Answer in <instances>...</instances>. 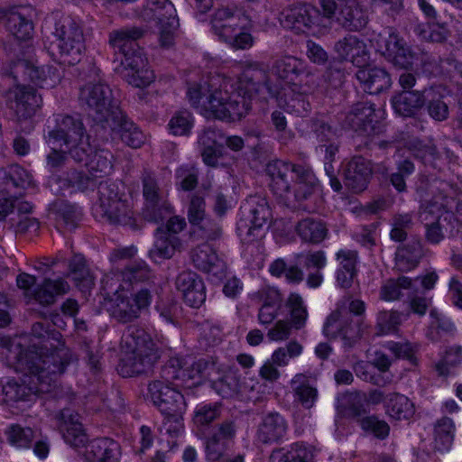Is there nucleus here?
I'll use <instances>...</instances> for the list:
<instances>
[{
	"label": "nucleus",
	"mask_w": 462,
	"mask_h": 462,
	"mask_svg": "<svg viewBox=\"0 0 462 462\" xmlns=\"http://www.w3.org/2000/svg\"><path fill=\"white\" fill-rule=\"evenodd\" d=\"M319 10L309 4H298L284 9L280 17L281 24L295 33H323L335 20L349 31H359L367 23L366 12L356 0H319Z\"/></svg>",
	"instance_id": "nucleus-1"
},
{
	"label": "nucleus",
	"mask_w": 462,
	"mask_h": 462,
	"mask_svg": "<svg viewBox=\"0 0 462 462\" xmlns=\"http://www.w3.org/2000/svg\"><path fill=\"white\" fill-rule=\"evenodd\" d=\"M239 81L240 77L235 80L220 74L208 75L188 83L187 98L207 118L240 120L250 109V103Z\"/></svg>",
	"instance_id": "nucleus-2"
},
{
	"label": "nucleus",
	"mask_w": 462,
	"mask_h": 462,
	"mask_svg": "<svg viewBox=\"0 0 462 462\" xmlns=\"http://www.w3.org/2000/svg\"><path fill=\"white\" fill-rule=\"evenodd\" d=\"M239 83L240 89L247 96L246 100L275 98L280 107L299 116H305L310 111L309 98L314 90L313 80L278 86L272 83L263 63L248 61L243 65Z\"/></svg>",
	"instance_id": "nucleus-3"
},
{
	"label": "nucleus",
	"mask_w": 462,
	"mask_h": 462,
	"mask_svg": "<svg viewBox=\"0 0 462 462\" xmlns=\"http://www.w3.org/2000/svg\"><path fill=\"white\" fill-rule=\"evenodd\" d=\"M14 368L23 374L20 382L11 380L3 386L5 402H32L42 393H51L58 383V378L64 372L62 362H66V352L61 353L60 364L44 365L36 363L37 356L23 353L19 347L14 351Z\"/></svg>",
	"instance_id": "nucleus-4"
},
{
	"label": "nucleus",
	"mask_w": 462,
	"mask_h": 462,
	"mask_svg": "<svg viewBox=\"0 0 462 462\" xmlns=\"http://www.w3.org/2000/svg\"><path fill=\"white\" fill-rule=\"evenodd\" d=\"M45 140L52 146L46 157V165L51 173L62 168L68 157L80 164L92 152L89 135L82 120L78 116L57 115L55 125L48 131Z\"/></svg>",
	"instance_id": "nucleus-5"
},
{
	"label": "nucleus",
	"mask_w": 462,
	"mask_h": 462,
	"mask_svg": "<svg viewBox=\"0 0 462 462\" xmlns=\"http://www.w3.org/2000/svg\"><path fill=\"white\" fill-rule=\"evenodd\" d=\"M143 35V31L135 26L116 29L108 34L110 47L116 54L122 55L116 70L130 85L140 88L149 86L154 79L153 72L146 68L147 59L137 44Z\"/></svg>",
	"instance_id": "nucleus-6"
},
{
	"label": "nucleus",
	"mask_w": 462,
	"mask_h": 462,
	"mask_svg": "<svg viewBox=\"0 0 462 462\" xmlns=\"http://www.w3.org/2000/svg\"><path fill=\"white\" fill-rule=\"evenodd\" d=\"M266 174L272 191L281 199H286L291 192L292 174L295 175L294 194L299 200L307 199L318 184L310 169L281 160L270 162L266 165Z\"/></svg>",
	"instance_id": "nucleus-7"
},
{
	"label": "nucleus",
	"mask_w": 462,
	"mask_h": 462,
	"mask_svg": "<svg viewBox=\"0 0 462 462\" xmlns=\"http://www.w3.org/2000/svg\"><path fill=\"white\" fill-rule=\"evenodd\" d=\"M125 337V355L118 371L124 377H131L148 371L160 358L159 350L151 336L143 328L129 327Z\"/></svg>",
	"instance_id": "nucleus-8"
},
{
	"label": "nucleus",
	"mask_w": 462,
	"mask_h": 462,
	"mask_svg": "<svg viewBox=\"0 0 462 462\" xmlns=\"http://www.w3.org/2000/svg\"><path fill=\"white\" fill-rule=\"evenodd\" d=\"M252 19L236 7H221L211 18V28L218 39L235 50H249L254 38L249 32L253 28Z\"/></svg>",
	"instance_id": "nucleus-9"
},
{
	"label": "nucleus",
	"mask_w": 462,
	"mask_h": 462,
	"mask_svg": "<svg viewBox=\"0 0 462 462\" xmlns=\"http://www.w3.org/2000/svg\"><path fill=\"white\" fill-rule=\"evenodd\" d=\"M54 40L47 47L52 58L60 64L75 65L85 51V39L81 25L70 16H62L55 22Z\"/></svg>",
	"instance_id": "nucleus-10"
},
{
	"label": "nucleus",
	"mask_w": 462,
	"mask_h": 462,
	"mask_svg": "<svg viewBox=\"0 0 462 462\" xmlns=\"http://www.w3.org/2000/svg\"><path fill=\"white\" fill-rule=\"evenodd\" d=\"M171 382L154 380L148 384L147 398L165 415L167 431L178 434L183 429V414L187 409L186 399L180 391L171 385Z\"/></svg>",
	"instance_id": "nucleus-11"
},
{
	"label": "nucleus",
	"mask_w": 462,
	"mask_h": 462,
	"mask_svg": "<svg viewBox=\"0 0 462 462\" xmlns=\"http://www.w3.org/2000/svg\"><path fill=\"white\" fill-rule=\"evenodd\" d=\"M32 335L41 339L39 345L33 343L31 346H25V351L32 350L34 356H37L36 363L41 365H49L53 367V365L60 364L61 359V353L66 352L67 360L62 362V371L64 372L66 367L69 365L72 360V355L70 350L66 347L62 336L59 331L50 329L49 326H46L43 322H35L32 327Z\"/></svg>",
	"instance_id": "nucleus-12"
},
{
	"label": "nucleus",
	"mask_w": 462,
	"mask_h": 462,
	"mask_svg": "<svg viewBox=\"0 0 462 462\" xmlns=\"http://www.w3.org/2000/svg\"><path fill=\"white\" fill-rule=\"evenodd\" d=\"M104 289H106L104 283ZM107 294L115 291L113 297L108 300L106 310L109 314L121 323L132 322L140 317L143 310H146L152 300L150 291L146 288L141 289L131 297L118 292V289L128 290L124 284H119L117 288L113 287V283L107 285Z\"/></svg>",
	"instance_id": "nucleus-13"
},
{
	"label": "nucleus",
	"mask_w": 462,
	"mask_h": 462,
	"mask_svg": "<svg viewBox=\"0 0 462 462\" xmlns=\"http://www.w3.org/2000/svg\"><path fill=\"white\" fill-rule=\"evenodd\" d=\"M79 100L97 123H109L114 116V112L121 110L112 97L109 86L100 80L96 83H87L80 89Z\"/></svg>",
	"instance_id": "nucleus-14"
},
{
	"label": "nucleus",
	"mask_w": 462,
	"mask_h": 462,
	"mask_svg": "<svg viewBox=\"0 0 462 462\" xmlns=\"http://www.w3.org/2000/svg\"><path fill=\"white\" fill-rule=\"evenodd\" d=\"M371 42L377 51L382 53L394 65L408 68L412 64L413 54L402 39H400L393 27H384L381 32L373 33Z\"/></svg>",
	"instance_id": "nucleus-15"
},
{
	"label": "nucleus",
	"mask_w": 462,
	"mask_h": 462,
	"mask_svg": "<svg viewBox=\"0 0 462 462\" xmlns=\"http://www.w3.org/2000/svg\"><path fill=\"white\" fill-rule=\"evenodd\" d=\"M0 88L5 92L6 89L25 82H32L42 87L46 74L42 68L36 65L33 58L29 56L12 60L6 72L0 74Z\"/></svg>",
	"instance_id": "nucleus-16"
},
{
	"label": "nucleus",
	"mask_w": 462,
	"mask_h": 462,
	"mask_svg": "<svg viewBox=\"0 0 462 462\" xmlns=\"http://www.w3.org/2000/svg\"><path fill=\"white\" fill-rule=\"evenodd\" d=\"M143 194L144 198L143 215L146 220L158 223L171 216L172 208L164 198L152 173L143 174Z\"/></svg>",
	"instance_id": "nucleus-17"
},
{
	"label": "nucleus",
	"mask_w": 462,
	"mask_h": 462,
	"mask_svg": "<svg viewBox=\"0 0 462 462\" xmlns=\"http://www.w3.org/2000/svg\"><path fill=\"white\" fill-rule=\"evenodd\" d=\"M383 111L370 102L355 104L345 118L346 125L356 133L372 135L382 132Z\"/></svg>",
	"instance_id": "nucleus-18"
},
{
	"label": "nucleus",
	"mask_w": 462,
	"mask_h": 462,
	"mask_svg": "<svg viewBox=\"0 0 462 462\" xmlns=\"http://www.w3.org/2000/svg\"><path fill=\"white\" fill-rule=\"evenodd\" d=\"M5 92L10 107L14 111L18 121L31 119L42 106L41 95L32 87L17 85Z\"/></svg>",
	"instance_id": "nucleus-19"
},
{
	"label": "nucleus",
	"mask_w": 462,
	"mask_h": 462,
	"mask_svg": "<svg viewBox=\"0 0 462 462\" xmlns=\"http://www.w3.org/2000/svg\"><path fill=\"white\" fill-rule=\"evenodd\" d=\"M289 430L287 420L277 411L264 414L256 430V439L263 444L278 443L283 439Z\"/></svg>",
	"instance_id": "nucleus-20"
},
{
	"label": "nucleus",
	"mask_w": 462,
	"mask_h": 462,
	"mask_svg": "<svg viewBox=\"0 0 462 462\" xmlns=\"http://www.w3.org/2000/svg\"><path fill=\"white\" fill-rule=\"evenodd\" d=\"M272 72L279 79L287 80V84L313 80L305 61L291 55L275 60L272 66Z\"/></svg>",
	"instance_id": "nucleus-21"
},
{
	"label": "nucleus",
	"mask_w": 462,
	"mask_h": 462,
	"mask_svg": "<svg viewBox=\"0 0 462 462\" xmlns=\"http://www.w3.org/2000/svg\"><path fill=\"white\" fill-rule=\"evenodd\" d=\"M0 180V193L6 196H22L24 189L32 186L31 173L16 164L2 169Z\"/></svg>",
	"instance_id": "nucleus-22"
},
{
	"label": "nucleus",
	"mask_w": 462,
	"mask_h": 462,
	"mask_svg": "<svg viewBox=\"0 0 462 462\" xmlns=\"http://www.w3.org/2000/svg\"><path fill=\"white\" fill-rule=\"evenodd\" d=\"M236 428L233 421L219 424L208 437L205 443L208 460L217 461L225 454L228 444L236 436Z\"/></svg>",
	"instance_id": "nucleus-23"
},
{
	"label": "nucleus",
	"mask_w": 462,
	"mask_h": 462,
	"mask_svg": "<svg viewBox=\"0 0 462 462\" xmlns=\"http://www.w3.org/2000/svg\"><path fill=\"white\" fill-rule=\"evenodd\" d=\"M114 116L106 125L112 133L118 134L121 140L132 148H140L145 141V136L138 126L123 113L116 110Z\"/></svg>",
	"instance_id": "nucleus-24"
},
{
	"label": "nucleus",
	"mask_w": 462,
	"mask_h": 462,
	"mask_svg": "<svg viewBox=\"0 0 462 462\" xmlns=\"http://www.w3.org/2000/svg\"><path fill=\"white\" fill-rule=\"evenodd\" d=\"M250 214V219L241 220L238 228L247 227L249 236H256L255 231L259 230L272 219V210L267 199L261 196H251L245 204Z\"/></svg>",
	"instance_id": "nucleus-25"
},
{
	"label": "nucleus",
	"mask_w": 462,
	"mask_h": 462,
	"mask_svg": "<svg viewBox=\"0 0 462 462\" xmlns=\"http://www.w3.org/2000/svg\"><path fill=\"white\" fill-rule=\"evenodd\" d=\"M176 287L182 293L184 301L192 308L200 307L206 300L204 282L196 273H180L176 279Z\"/></svg>",
	"instance_id": "nucleus-26"
},
{
	"label": "nucleus",
	"mask_w": 462,
	"mask_h": 462,
	"mask_svg": "<svg viewBox=\"0 0 462 462\" xmlns=\"http://www.w3.org/2000/svg\"><path fill=\"white\" fill-rule=\"evenodd\" d=\"M323 333L329 338L342 337L344 339H350L357 335L358 329L353 325L352 317L347 310L338 306L327 318L323 327Z\"/></svg>",
	"instance_id": "nucleus-27"
},
{
	"label": "nucleus",
	"mask_w": 462,
	"mask_h": 462,
	"mask_svg": "<svg viewBox=\"0 0 462 462\" xmlns=\"http://www.w3.org/2000/svg\"><path fill=\"white\" fill-rule=\"evenodd\" d=\"M372 173L371 162L361 156H356L346 165L345 183L353 192H362L367 188Z\"/></svg>",
	"instance_id": "nucleus-28"
},
{
	"label": "nucleus",
	"mask_w": 462,
	"mask_h": 462,
	"mask_svg": "<svg viewBox=\"0 0 462 462\" xmlns=\"http://www.w3.org/2000/svg\"><path fill=\"white\" fill-rule=\"evenodd\" d=\"M58 420L60 430L66 443L76 448L85 445L88 439L77 412L70 409H63Z\"/></svg>",
	"instance_id": "nucleus-29"
},
{
	"label": "nucleus",
	"mask_w": 462,
	"mask_h": 462,
	"mask_svg": "<svg viewBox=\"0 0 462 462\" xmlns=\"http://www.w3.org/2000/svg\"><path fill=\"white\" fill-rule=\"evenodd\" d=\"M335 51L344 60L361 67L368 60V50L365 42L356 35L348 34L335 43Z\"/></svg>",
	"instance_id": "nucleus-30"
},
{
	"label": "nucleus",
	"mask_w": 462,
	"mask_h": 462,
	"mask_svg": "<svg viewBox=\"0 0 462 462\" xmlns=\"http://www.w3.org/2000/svg\"><path fill=\"white\" fill-rule=\"evenodd\" d=\"M356 77L364 91L370 95L379 94L388 89L392 84L388 72L378 67L359 69Z\"/></svg>",
	"instance_id": "nucleus-31"
},
{
	"label": "nucleus",
	"mask_w": 462,
	"mask_h": 462,
	"mask_svg": "<svg viewBox=\"0 0 462 462\" xmlns=\"http://www.w3.org/2000/svg\"><path fill=\"white\" fill-rule=\"evenodd\" d=\"M191 259L195 267L202 272L219 275L225 271L224 262L208 243L195 247L191 252Z\"/></svg>",
	"instance_id": "nucleus-32"
},
{
	"label": "nucleus",
	"mask_w": 462,
	"mask_h": 462,
	"mask_svg": "<svg viewBox=\"0 0 462 462\" xmlns=\"http://www.w3.org/2000/svg\"><path fill=\"white\" fill-rule=\"evenodd\" d=\"M119 444L109 438L90 441L86 450L88 462H119Z\"/></svg>",
	"instance_id": "nucleus-33"
},
{
	"label": "nucleus",
	"mask_w": 462,
	"mask_h": 462,
	"mask_svg": "<svg viewBox=\"0 0 462 462\" xmlns=\"http://www.w3.org/2000/svg\"><path fill=\"white\" fill-rule=\"evenodd\" d=\"M152 278V271L143 261H135L128 264L123 271L112 275H106L102 282L108 285L114 280L117 282L121 279V284L128 283L129 286L134 287L139 282H147Z\"/></svg>",
	"instance_id": "nucleus-34"
},
{
	"label": "nucleus",
	"mask_w": 462,
	"mask_h": 462,
	"mask_svg": "<svg viewBox=\"0 0 462 462\" xmlns=\"http://www.w3.org/2000/svg\"><path fill=\"white\" fill-rule=\"evenodd\" d=\"M180 246L181 242L178 236L163 231L162 227H158L155 232V241L149 251V255L155 262L170 259L177 250H180Z\"/></svg>",
	"instance_id": "nucleus-35"
},
{
	"label": "nucleus",
	"mask_w": 462,
	"mask_h": 462,
	"mask_svg": "<svg viewBox=\"0 0 462 462\" xmlns=\"http://www.w3.org/2000/svg\"><path fill=\"white\" fill-rule=\"evenodd\" d=\"M425 104V89L403 90L392 98L394 111L402 116H414Z\"/></svg>",
	"instance_id": "nucleus-36"
},
{
	"label": "nucleus",
	"mask_w": 462,
	"mask_h": 462,
	"mask_svg": "<svg viewBox=\"0 0 462 462\" xmlns=\"http://www.w3.org/2000/svg\"><path fill=\"white\" fill-rule=\"evenodd\" d=\"M96 211L113 225H131L134 218L132 206L127 198L110 203L107 208L105 206H97Z\"/></svg>",
	"instance_id": "nucleus-37"
},
{
	"label": "nucleus",
	"mask_w": 462,
	"mask_h": 462,
	"mask_svg": "<svg viewBox=\"0 0 462 462\" xmlns=\"http://www.w3.org/2000/svg\"><path fill=\"white\" fill-rule=\"evenodd\" d=\"M450 200L452 199L448 197H434L432 199L423 202L419 210L420 221L424 226H429L441 221L442 217L447 219V217L450 215L448 211Z\"/></svg>",
	"instance_id": "nucleus-38"
},
{
	"label": "nucleus",
	"mask_w": 462,
	"mask_h": 462,
	"mask_svg": "<svg viewBox=\"0 0 462 462\" xmlns=\"http://www.w3.org/2000/svg\"><path fill=\"white\" fill-rule=\"evenodd\" d=\"M189 372L186 365L185 359L177 356L171 357L161 370L162 378L166 382L175 383L176 387H193L189 378Z\"/></svg>",
	"instance_id": "nucleus-39"
},
{
	"label": "nucleus",
	"mask_w": 462,
	"mask_h": 462,
	"mask_svg": "<svg viewBox=\"0 0 462 462\" xmlns=\"http://www.w3.org/2000/svg\"><path fill=\"white\" fill-rule=\"evenodd\" d=\"M69 290V283L61 278L44 279L42 284L34 291V299L42 305L54 303L56 297L67 293Z\"/></svg>",
	"instance_id": "nucleus-40"
},
{
	"label": "nucleus",
	"mask_w": 462,
	"mask_h": 462,
	"mask_svg": "<svg viewBox=\"0 0 462 462\" xmlns=\"http://www.w3.org/2000/svg\"><path fill=\"white\" fill-rule=\"evenodd\" d=\"M422 256V246L419 240L413 239L400 245L395 254L397 268L402 271L413 269Z\"/></svg>",
	"instance_id": "nucleus-41"
},
{
	"label": "nucleus",
	"mask_w": 462,
	"mask_h": 462,
	"mask_svg": "<svg viewBox=\"0 0 462 462\" xmlns=\"http://www.w3.org/2000/svg\"><path fill=\"white\" fill-rule=\"evenodd\" d=\"M113 154L108 150H96L92 148L89 157L83 162L92 178H102L109 175L113 171Z\"/></svg>",
	"instance_id": "nucleus-42"
},
{
	"label": "nucleus",
	"mask_w": 462,
	"mask_h": 462,
	"mask_svg": "<svg viewBox=\"0 0 462 462\" xmlns=\"http://www.w3.org/2000/svg\"><path fill=\"white\" fill-rule=\"evenodd\" d=\"M424 106L428 115L434 121L442 122L448 118V106L443 100L440 88L438 87H430L429 88H425Z\"/></svg>",
	"instance_id": "nucleus-43"
},
{
	"label": "nucleus",
	"mask_w": 462,
	"mask_h": 462,
	"mask_svg": "<svg viewBox=\"0 0 462 462\" xmlns=\"http://www.w3.org/2000/svg\"><path fill=\"white\" fill-rule=\"evenodd\" d=\"M296 232L302 241L319 244L327 236L328 228L321 220L306 217L298 222Z\"/></svg>",
	"instance_id": "nucleus-44"
},
{
	"label": "nucleus",
	"mask_w": 462,
	"mask_h": 462,
	"mask_svg": "<svg viewBox=\"0 0 462 462\" xmlns=\"http://www.w3.org/2000/svg\"><path fill=\"white\" fill-rule=\"evenodd\" d=\"M6 29L18 40H26L32 37L33 24L22 10H10L5 14Z\"/></svg>",
	"instance_id": "nucleus-45"
},
{
	"label": "nucleus",
	"mask_w": 462,
	"mask_h": 462,
	"mask_svg": "<svg viewBox=\"0 0 462 462\" xmlns=\"http://www.w3.org/2000/svg\"><path fill=\"white\" fill-rule=\"evenodd\" d=\"M415 289L413 281L406 276L387 280L381 287L380 297L386 301L398 300L406 293L410 295Z\"/></svg>",
	"instance_id": "nucleus-46"
},
{
	"label": "nucleus",
	"mask_w": 462,
	"mask_h": 462,
	"mask_svg": "<svg viewBox=\"0 0 462 462\" xmlns=\"http://www.w3.org/2000/svg\"><path fill=\"white\" fill-rule=\"evenodd\" d=\"M148 8L161 25L179 26L176 8L170 0H148Z\"/></svg>",
	"instance_id": "nucleus-47"
},
{
	"label": "nucleus",
	"mask_w": 462,
	"mask_h": 462,
	"mask_svg": "<svg viewBox=\"0 0 462 462\" xmlns=\"http://www.w3.org/2000/svg\"><path fill=\"white\" fill-rule=\"evenodd\" d=\"M386 413L397 420H409L415 412L414 404L405 395L391 393L387 399Z\"/></svg>",
	"instance_id": "nucleus-48"
},
{
	"label": "nucleus",
	"mask_w": 462,
	"mask_h": 462,
	"mask_svg": "<svg viewBox=\"0 0 462 462\" xmlns=\"http://www.w3.org/2000/svg\"><path fill=\"white\" fill-rule=\"evenodd\" d=\"M310 457L311 453L306 445L295 442L289 448L274 449L270 456V462H309Z\"/></svg>",
	"instance_id": "nucleus-49"
},
{
	"label": "nucleus",
	"mask_w": 462,
	"mask_h": 462,
	"mask_svg": "<svg viewBox=\"0 0 462 462\" xmlns=\"http://www.w3.org/2000/svg\"><path fill=\"white\" fill-rule=\"evenodd\" d=\"M291 386L302 406L307 409L313 406L318 397V391L310 383L309 378L304 374H295L291 381Z\"/></svg>",
	"instance_id": "nucleus-50"
},
{
	"label": "nucleus",
	"mask_w": 462,
	"mask_h": 462,
	"mask_svg": "<svg viewBox=\"0 0 462 462\" xmlns=\"http://www.w3.org/2000/svg\"><path fill=\"white\" fill-rule=\"evenodd\" d=\"M455 424L448 417L437 420L434 427L435 448L443 452L448 451L452 446L454 439Z\"/></svg>",
	"instance_id": "nucleus-51"
},
{
	"label": "nucleus",
	"mask_w": 462,
	"mask_h": 462,
	"mask_svg": "<svg viewBox=\"0 0 462 462\" xmlns=\"http://www.w3.org/2000/svg\"><path fill=\"white\" fill-rule=\"evenodd\" d=\"M69 272L76 285L82 291H88L94 285V279L86 264L85 258L75 254L69 262Z\"/></svg>",
	"instance_id": "nucleus-52"
},
{
	"label": "nucleus",
	"mask_w": 462,
	"mask_h": 462,
	"mask_svg": "<svg viewBox=\"0 0 462 462\" xmlns=\"http://www.w3.org/2000/svg\"><path fill=\"white\" fill-rule=\"evenodd\" d=\"M7 442L16 448H29L34 439V431L30 427L13 423L5 430Z\"/></svg>",
	"instance_id": "nucleus-53"
},
{
	"label": "nucleus",
	"mask_w": 462,
	"mask_h": 462,
	"mask_svg": "<svg viewBox=\"0 0 462 462\" xmlns=\"http://www.w3.org/2000/svg\"><path fill=\"white\" fill-rule=\"evenodd\" d=\"M185 363L189 369V378L193 387L200 385L203 380L208 378L211 375V372L215 370V364L204 358L191 362L185 360Z\"/></svg>",
	"instance_id": "nucleus-54"
},
{
	"label": "nucleus",
	"mask_w": 462,
	"mask_h": 462,
	"mask_svg": "<svg viewBox=\"0 0 462 462\" xmlns=\"http://www.w3.org/2000/svg\"><path fill=\"white\" fill-rule=\"evenodd\" d=\"M57 221L68 230L74 229L81 219V211L75 205L61 201L56 206Z\"/></svg>",
	"instance_id": "nucleus-55"
},
{
	"label": "nucleus",
	"mask_w": 462,
	"mask_h": 462,
	"mask_svg": "<svg viewBox=\"0 0 462 462\" xmlns=\"http://www.w3.org/2000/svg\"><path fill=\"white\" fill-rule=\"evenodd\" d=\"M457 331L454 322L448 317L437 316L431 322L428 337L433 342H439L443 337H453Z\"/></svg>",
	"instance_id": "nucleus-56"
},
{
	"label": "nucleus",
	"mask_w": 462,
	"mask_h": 462,
	"mask_svg": "<svg viewBox=\"0 0 462 462\" xmlns=\"http://www.w3.org/2000/svg\"><path fill=\"white\" fill-rule=\"evenodd\" d=\"M408 149L425 164L432 163L438 158L437 148L431 141L413 139L409 142Z\"/></svg>",
	"instance_id": "nucleus-57"
},
{
	"label": "nucleus",
	"mask_w": 462,
	"mask_h": 462,
	"mask_svg": "<svg viewBox=\"0 0 462 462\" xmlns=\"http://www.w3.org/2000/svg\"><path fill=\"white\" fill-rule=\"evenodd\" d=\"M302 346L297 341H291L284 346H280L271 356L270 360L279 367L287 366L291 358L301 355Z\"/></svg>",
	"instance_id": "nucleus-58"
},
{
	"label": "nucleus",
	"mask_w": 462,
	"mask_h": 462,
	"mask_svg": "<svg viewBox=\"0 0 462 462\" xmlns=\"http://www.w3.org/2000/svg\"><path fill=\"white\" fill-rule=\"evenodd\" d=\"M281 300L276 291H271L269 298L266 299L259 310L258 320L262 325H270L277 317L280 310Z\"/></svg>",
	"instance_id": "nucleus-59"
},
{
	"label": "nucleus",
	"mask_w": 462,
	"mask_h": 462,
	"mask_svg": "<svg viewBox=\"0 0 462 462\" xmlns=\"http://www.w3.org/2000/svg\"><path fill=\"white\" fill-rule=\"evenodd\" d=\"M462 362V346H452L447 348L442 359L436 365L435 368L439 375H448L449 369L461 364Z\"/></svg>",
	"instance_id": "nucleus-60"
},
{
	"label": "nucleus",
	"mask_w": 462,
	"mask_h": 462,
	"mask_svg": "<svg viewBox=\"0 0 462 462\" xmlns=\"http://www.w3.org/2000/svg\"><path fill=\"white\" fill-rule=\"evenodd\" d=\"M124 192H120L119 186L116 182L103 181L98 185V205L109 208V204L119 199H125Z\"/></svg>",
	"instance_id": "nucleus-61"
},
{
	"label": "nucleus",
	"mask_w": 462,
	"mask_h": 462,
	"mask_svg": "<svg viewBox=\"0 0 462 462\" xmlns=\"http://www.w3.org/2000/svg\"><path fill=\"white\" fill-rule=\"evenodd\" d=\"M193 126V118L187 110L178 111L169 122L170 131L174 135H188Z\"/></svg>",
	"instance_id": "nucleus-62"
},
{
	"label": "nucleus",
	"mask_w": 462,
	"mask_h": 462,
	"mask_svg": "<svg viewBox=\"0 0 462 462\" xmlns=\"http://www.w3.org/2000/svg\"><path fill=\"white\" fill-rule=\"evenodd\" d=\"M224 140L223 132L216 126L209 125L205 127L198 137V145L199 151L222 147V141Z\"/></svg>",
	"instance_id": "nucleus-63"
},
{
	"label": "nucleus",
	"mask_w": 462,
	"mask_h": 462,
	"mask_svg": "<svg viewBox=\"0 0 462 462\" xmlns=\"http://www.w3.org/2000/svg\"><path fill=\"white\" fill-rule=\"evenodd\" d=\"M92 179V176L89 177L83 171L72 170L68 171L65 177H59L57 181L60 182L62 187L74 188L83 191L89 188Z\"/></svg>",
	"instance_id": "nucleus-64"
}]
</instances>
